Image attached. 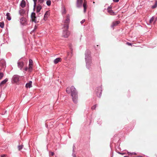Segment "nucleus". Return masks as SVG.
<instances>
[{
    "label": "nucleus",
    "instance_id": "1",
    "mask_svg": "<svg viewBox=\"0 0 157 157\" xmlns=\"http://www.w3.org/2000/svg\"><path fill=\"white\" fill-rule=\"evenodd\" d=\"M66 91L68 94H71L73 101L75 103H76L78 99V92L75 87L73 86L71 87H68L66 89Z\"/></svg>",
    "mask_w": 157,
    "mask_h": 157
},
{
    "label": "nucleus",
    "instance_id": "2",
    "mask_svg": "<svg viewBox=\"0 0 157 157\" xmlns=\"http://www.w3.org/2000/svg\"><path fill=\"white\" fill-rule=\"evenodd\" d=\"M85 54L86 67L89 70L91 71L92 69L91 66L92 63L90 52L87 49L86 51Z\"/></svg>",
    "mask_w": 157,
    "mask_h": 157
},
{
    "label": "nucleus",
    "instance_id": "3",
    "mask_svg": "<svg viewBox=\"0 0 157 157\" xmlns=\"http://www.w3.org/2000/svg\"><path fill=\"white\" fill-rule=\"evenodd\" d=\"M70 21V15L69 14H68L66 17V19L64 21V28H66L67 29H68Z\"/></svg>",
    "mask_w": 157,
    "mask_h": 157
},
{
    "label": "nucleus",
    "instance_id": "4",
    "mask_svg": "<svg viewBox=\"0 0 157 157\" xmlns=\"http://www.w3.org/2000/svg\"><path fill=\"white\" fill-rule=\"evenodd\" d=\"M95 92L97 96L99 98L101 96V93L102 91V88L101 86L97 87L95 90Z\"/></svg>",
    "mask_w": 157,
    "mask_h": 157
},
{
    "label": "nucleus",
    "instance_id": "5",
    "mask_svg": "<svg viewBox=\"0 0 157 157\" xmlns=\"http://www.w3.org/2000/svg\"><path fill=\"white\" fill-rule=\"evenodd\" d=\"M20 76L18 75H14L12 78V82L13 83H17L19 81Z\"/></svg>",
    "mask_w": 157,
    "mask_h": 157
},
{
    "label": "nucleus",
    "instance_id": "6",
    "mask_svg": "<svg viewBox=\"0 0 157 157\" xmlns=\"http://www.w3.org/2000/svg\"><path fill=\"white\" fill-rule=\"evenodd\" d=\"M66 28L65 30H63V36L64 38H67L69 36L70 33L68 31V29H67L66 28Z\"/></svg>",
    "mask_w": 157,
    "mask_h": 157
},
{
    "label": "nucleus",
    "instance_id": "7",
    "mask_svg": "<svg viewBox=\"0 0 157 157\" xmlns=\"http://www.w3.org/2000/svg\"><path fill=\"white\" fill-rule=\"evenodd\" d=\"M31 17L32 21L34 22L35 23L37 22L36 20L37 17L36 16V14L34 12H33L31 13Z\"/></svg>",
    "mask_w": 157,
    "mask_h": 157
},
{
    "label": "nucleus",
    "instance_id": "8",
    "mask_svg": "<svg viewBox=\"0 0 157 157\" xmlns=\"http://www.w3.org/2000/svg\"><path fill=\"white\" fill-rule=\"evenodd\" d=\"M20 21L21 25L23 26L27 24L26 19L24 17L20 18Z\"/></svg>",
    "mask_w": 157,
    "mask_h": 157
},
{
    "label": "nucleus",
    "instance_id": "9",
    "mask_svg": "<svg viewBox=\"0 0 157 157\" xmlns=\"http://www.w3.org/2000/svg\"><path fill=\"white\" fill-rule=\"evenodd\" d=\"M29 71L31 72L33 70V61L31 59L29 60Z\"/></svg>",
    "mask_w": 157,
    "mask_h": 157
},
{
    "label": "nucleus",
    "instance_id": "10",
    "mask_svg": "<svg viewBox=\"0 0 157 157\" xmlns=\"http://www.w3.org/2000/svg\"><path fill=\"white\" fill-rule=\"evenodd\" d=\"M83 3L82 0H77L76 6L77 7L79 8L82 6Z\"/></svg>",
    "mask_w": 157,
    "mask_h": 157
},
{
    "label": "nucleus",
    "instance_id": "11",
    "mask_svg": "<svg viewBox=\"0 0 157 157\" xmlns=\"http://www.w3.org/2000/svg\"><path fill=\"white\" fill-rule=\"evenodd\" d=\"M17 66L21 70H22L23 67L24 65V63L23 62L18 61L17 62Z\"/></svg>",
    "mask_w": 157,
    "mask_h": 157
},
{
    "label": "nucleus",
    "instance_id": "12",
    "mask_svg": "<svg viewBox=\"0 0 157 157\" xmlns=\"http://www.w3.org/2000/svg\"><path fill=\"white\" fill-rule=\"evenodd\" d=\"M108 12L111 15H114L115 13L112 10L111 8L109 6L108 7L107 9Z\"/></svg>",
    "mask_w": 157,
    "mask_h": 157
},
{
    "label": "nucleus",
    "instance_id": "13",
    "mask_svg": "<svg viewBox=\"0 0 157 157\" xmlns=\"http://www.w3.org/2000/svg\"><path fill=\"white\" fill-rule=\"evenodd\" d=\"M26 11L24 9H20L19 11V13L20 15L21 16H24V14L25 13Z\"/></svg>",
    "mask_w": 157,
    "mask_h": 157
},
{
    "label": "nucleus",
    "instance_id": "14",
    "mask_svg": "<svg viewBox=\"0 0 157 157\" xmlns=\"http://www.w3.org/2000/svg\"><path fill=\"white\" fill-rule=\"evenodd\" d=\"M41 9V5L39 4H38L36 7V12L38 13H39Z\"/></svg>",
    "mask_w": 157,
    "mask_h": 157
},
{
    "label": "nucleus",
    "instance_id": "15",
    "mask_svg": "<svg viewBox=\"0 0 157 157\" xmlns=\"http://www.w3.org/2000/svg\"><path fill=\"white\" fill-rule=\"evenodd\" d=\"M32 87V82L30 81L29 82L27 83L25 85V87L26 88H30Z\"/></svg>",
    "mask_w": 157,
    "mask_h": 157
},
{
    "label": "nucleus",
    "instance_id": "16",
    "mask_svg": "<svg viewBox=\"0 0 157 157\" xmlns=\"http://www.w3.org/2000/svg\"><path fill=\"white\" fill-rule=\"evenodd\" d=\"M120 22V21H117L115 22H114L112 23V25H111L112 27H113L114 26H117L118 24H119Z\"/></svg>",
    "mask_w": 157,
    "mask_h": 157
},
{
    "label": "nucleus",
    "instance_id": "17",
    "mask_svg": "<svg viewBox=\"0 0 157 157\" xmlns=\"http://www.w3.org/2000/svg\"><path fill=\"white\" fill-rule=\"evenodd\" d=\"M83 7L84 8V13H85L87 8L86 2L85 0H84V1L83 3Z\"/></svg>",
    "mask_w": 157,
    "mask_h": 157
},
{
    "label": "nucleus",
    "instance_id": "18",
    "mask_svg": "<svg viewBox=\"0 0 157 157\" xmlns=\"http://www.w3.org/2000/svg\"><path fill=\"white\" fill-rule=\"evenodd\" d=\"M49 13L48 11L46 12L44 14V19L45 21L46 20L47 18L49 16Z\"/></svg>",
    "mask_w": 157,
    "mask_h": 157
},
{
    "label": "nucleus",
    "instance_id": "19",
    "mask_svg": "<svg viewBox=\"0 0 157 157\" xmlns=\"http://www.w3.org/2000/svg\"><path fill=\"white\" fill-rule=\"evenodd\" d=\"M61 59L60 58H57L55 59L54 60V63L55 64H56L60 61Z\"/></svg>",
    "mask_w": 157,
    "mask_h": 157
},
{
    "label": "nucleus",
    "instance_id": "20",
    "mask_svg": "<svg viewBox=\"0 0 157 157\" xmlns=\"http://www.w3.org/2000/svg\"><path fill=\"white\" fill-rule=\"evenodd\" d=\"M6 16L7 17L6 19L8 21H10L11 19V17L10 15V14L9 13H7L6 14Z\"/></svg>",
    "mask_w": 157,
    "mask_h": 157
},
{
    "label": "nucleus",
    "instance_id": "21",
    "mask_svg": "<svg viewBox=\"0 0 157 157\" xmlns=\"http://www.w3.org/2000/svg\"><path fill=\"white\" fill-rule=\"evenodd\" d=\"M8 81V79L7 78H6L4 80H3L0 83V85H3L6 83Z\"/></svg>",
    "mask_w": 157,
    "mask_h": 157
},
{
    "label": "nucleus",
    "instance_id": "22",
    "mask_svg": "<svg viewBox=\"0 0 157 157\" xmlns=\"http://www.w3.org/2000/svg\"><path fill=\"white\" fill-rule=\"evenodd\" d=\"M20 6L22 8H24L25 6V2L23 0L20 4Z\"/></svg>",
    "mask_w": 157,
    "mask_h": 157
},
{
    "label": "nucleus",
    "instance_id": "23",
    "mask_svg": "<svg viewBox=\"0 0 157 157\" xmlns=\"http://www.w3.org/2000/svg\"><path fill=\"white\" fill-rule=\"evenodd\" d=\"M45 2V0H38V4L42 5Z\"/></svg>",
    "mask_w": 157,
    "mask_h": 157
},
{
    "label": "nucleus",
    "instance_id": "24",
    "mask_svg": "<svg viewBox=\"0 0 157 157\" xmlns=\"http://www.w3.org/2000/svg\"><path fill=\"white\" fill-rule=\"evenodd\" d=\"M157 6V1H156L155 2V4L154 5L151 6V8L152 9H154L156 8Z\"/></svg>",
    "mask_w": 157,
    "mask_h": 157
},
{
    "label": "nucleus",
    "instance_id": "25",
    "mask_svg": "<svg viewBox=\"0 0 157 157\" xmlns=\"http://www.w3.org/2000/svg\"><path fill=\"white\" fill-rule=\"evenodd\" d=\"M46 3L47 5L48 6H49L51 5V1L50 0H48L46 1Z\"/></svg>",
    "mask_w": 157,
    "mask_h": 157
},
{
    "label": "nucleus",
    "instance_id": "26",
    "mask_svg": "<svg viewBox=\"0 0 157 157\" xmlns=\"http://www.w3.org/2000/svg\"><path fill=\"white\" fill-rule=\"evenodd\" d=\"M23 145H19L17 147L19 151H20L23 148Z\"/></svg>",
    "mask_w": 157,
    "mask_h": 157
},
{
    "label": "nucleus",
    "instance_id": "27",
    "mask_svg": "<svg viewBox=\"0 0 157 157\" xmlns=\"http://www.w3.org/2000/svg\"><path fill=\"white\" fill-rule=\"evenodd\" d=\"M34 2V8L33 10H34L35 8L36 7V2L37 1V0H33Z\"/></svg>",
    "mask_w": 157,
    "mask_h": 157
},
{
    "label": "nucleus",
    "instance_id": "28",
    "mask_svg": "<svg viewBox=\"0 0 157 157\" xmlns=\"http://www.w3.org/2000/svg\"><path fill=\"white\" fill-rule=\"evenodd\" d=\"M4 24L3 21L0 22V27L2 28H3L4 27Z\"/></svg>",
    "mask_w": 157,
    "mask_h": 157
},
{
    "label": "nucleus",
    "instance_id": "29",
    "mask_svg": "<svg viewBox=\"0 0 157 157\" xmlns=\"http://www.w3.org/2000/svg\"><path fill=\"white\" fill-rule=\"evenodd\" d=\"M154 19V17H152L149 20V22L150 23L152 22Z\"/></svg>",
    "mask_w": 157,
    "mask_h": 157
},
{
    "label": "nucleus",
    "instance_id": "30",
    "mask_svg": "<svg viewBox=\"0 0 157 157\" xmlns=\"http://www.w3.org/2000/svg\"><path fill=\"white\" fill-rule=\"evenodd\" d=\"M4 74L2 72H0V79H1L3 77Z\"/></svg>",
    "mask_w": 157,
    "mask_h": 157
},
{
    "label": "nucleus",
    "instance_id": "31",
    "mask_svg": "<svg viewBox=\"0 0 157 157\" xmlns=\"http://www.w3.org/2000/svg\"><path fill=\"white\" fill-rule=\"evenodd\" d=\"M97 106V105L96 104L94 105V106H92L91 108L92 109H95Z\"/></svg>",
    "mask_w": 157,
    "mask_h": 157
},
{
    "label": "nucleus",
    "instance_id": "32",
    "mask_svg": "<svg viewBox=\"0 0 157 157\" xmlns=\"http://www.w3.org/2000/svg\"><path fill=\"white\" fill-rule=\"evenodd\" d=\"M75 151H74V152H73L72 154V156L73 157H76V155H75Z\"/></svg>",
    "mask_w": 157,
    "mask_h": 157
},
{
    "label": "nucleus",
    "instance_id": "33",
    "mask_svg": "<svg viewBox=\"0 0 157 157\" xmlns=\"http://www.w3.org/2000/svg\"><path fill=\"white\" fill-rule=\"evenodd\" d=\"M85 21V19L82 20V21H81V22H80L81 23V24H83Z\"/></svg>",
    "mask_w": 157,
    "mask_h": 157
},
{
    "label": "nucleus",
    "instance_id": "34",
    "mask_svg": "<svg viewBox=\"0 0 157 157\" xmlns=\"http://www.w3.org/2000/svg\"><path fill=\"white\" fill-rule=\"evenodd\" d=\"M126 44H127V45H129V46H131V45H132V44L131 43H129V42H127L126 43Z\"/></svg>",
    "mask_w": 157,
    "mask_h": 157
},
{
    "label": "nucleus",
    "instance_id": "35",
    "mask_svg": "<svg viewBox=\"0 0 157 157\" xmlns=\"http://www.w3.org/2000/svg\"><path fill=\"white\" fill-rule=\"evenodd\" d=\"M49 154L52 156H53L54 154V153L53 152H49Z\"/></svg>",
    "mask_w": 157,
    "mask_h": 157
},
{
    "label": "nucleus",
    "instance_id": "36",
    "mask_svg": "<svg viewBox=\"0 0 157 157\" xmlns=\"http://www.w3.org/2000/svg\"><path fill=\"white\" fill-rule=\"evenodd\" d=\"M24 70L25 71H26L27 70L29 71V68H28L27 67H26L25 68Z\"/></svg>",
    "mask_w": 157,
    "mask_h": 157
},
{
    "label": "nucleus",
    "instance_id": "37",
    "mask_svg": "<svg viewBox=\"0 0 157 157\" xmlns=\"http://www.w3.org/2000/svg\"><path fill=\"white\" fill-rule=\"evenodd\" d=\"M75 144H74L73 145V152H74V151H75L74 149H75Z\"/></svg>",
    "mask_w": 157,
    "mask_h": 157
},
{
    "label": "nucleus",
    "instance_id": "38",
    "mask_svg": "<svg viewBox=\"0 0 157 157\" xmlns=\"http://www.w3.org/2000/svg\"><path fill=\"white\" fill-rule=\"evenodd\" d=\"M119 0H113V1L114 2H118L119 1Z\"/></svg>",
    "mask_w": 157,
    "mask_h": 157
},
{
    "label": "nucleus",
    "instance_id": "39",
    "mask_svg": "<svg viewBox=\"0 0 157 157\" xmlns=\"http://www.w3.org/2000/svg\"><path fill=\"white\" fill-rule=\"evenodd\" d=\"M118 153L119 154H121L122 155H124V153H121V152H118Z\"/></svg>",
    "mask_w": 157,
    "mask_h": 157
},
{
    "label": "nucleus",
    "instance_id": "40",
    "mask_svg": "<svg viewBox=\"0 0 157 157\" xmlns=\"http://www.w3.org/2000/svg\"><path fill=\"white\" fill-rule=\"evenodd\" d=\"M136 155V153L135 152H133V153H130V155Z\"/></svg>",
    "mask_w": 157,
    "mask_h": 157
},
{
    "label": "nucleus",
    "instance_id": "41",
    "mask_svg": "<svg viewBox=\"0 0 157 157\" xmlns=\"http://www.w3.org/2000/svg\"><path fill=\"white\" fill-rule=\"evenodd\" d=\"M5 155H3L1 156V157H5Z\"/></svg>",
    "mask_w": 157,
    "mask_h": 157
},
{
    "label": "nucleus",
    "instance_id": "42",
    "mask_svg": "<svg viewBox=\"0 0 157 157\" xmlns=\"http://www.w3.org/2000/svg\"><path fill=\"white\" fill-rule=\"evenodd\" d=\"M66 13V10H65V9H64V11L63 12V13Z\"/></svg>",
    "mask_w": 157,
    "mask_h": 157
},
{
    "label": "nucleus",
    "instance_id": "43",
    "mask_svg": "<svg viewBox=\"0 0 157 157\" xmlns=\"http://www.w3.org/2000/svg\"><path fill=\"white\" fill-rule=\"evenodd\" d=\"M71 44H70L69 45V47L70 48H71Z\"/></svg>",
    "mask_w": 157,
    "mask_h": 157
},
{
    "label": "nucleus",
    "instance_id": "44",
    "mask_svg": "<svg viewBox=\"0 0 157 157\" xmlns=\"http://www.w3.org/2000/svg\"><path fill=\"white\" fill-rule=\"evenodd\" d=\"M41 15V14L40 13H39L38 14V17H39L40 15Z\"/></svg>",
    "mask_w": 157,
    "mask_h": 157
},
{
    "label": "nucleus",
    "instance_id": "45",
    "mask_svg": "<svg viewBox=\"0 0 157 157\" xmlns=\"http://www.w3.org/2000/svg\"><path fill=\"white\" fill-rule=\"evenodd\" d=\"M98 124H100V125H101L100 123H98ZM100 122H101V121Z\"/></svg>",
    "mask_w": 157,
    "mask_h": 157
},
{
    "label": "nucleus",
    "instance_id": "46",
    "mask_svg": "<svg viewBox=\"0 0 157 157\" xmlns=\"http://www.w3.org/2000/svg\"><path fill=\"white\" fill-rule=\"evenodd\" d=\"M138 157H143V156H138Z\"/></svg>",
    "mask_w": 157,
    "mask_h": 157
},
{
    "label": "nucleus",
    "instance_id": "47",
    "mask_svg": "<svg viewBox=\"0 0 157 157\" xmlns=\"http://www.w3.org/2000/svg\"><path fill=\"white\" fill-rule=\"evenodd\" d=\"M124 157H128L127 156H124Z\"/></svg>",
    "mask_w": 157,
    "mask_h": 157
},
{
    "label": "nucleus",
    "instance_id": "48",
    "mask_svg": "<svg viewBox=\"0 0 157 157\" xmlns=\"http://www.w3.org/2000/svg\"><path fill=\"white\" fill-rule=\"evenodd\" d=\"M6 111H5V113H6Z\"/></svg>",
    "mask_w": 157,
    "mask_h": 157
},
{
    "label": "nucleus",
    "instance_id": "49",
    "mask_svg": "<svg viewBox=\"0 0 157 157\" xmlns=\"http://www.w3.org/2000/svg\"><path fill=\"white\" fill-rule=\"evenodd\" d=\"M1 71V69H0V71Z\"/></svg>",
    "mask_w": 157,
    "mask_h": 157
}]
</instances>
